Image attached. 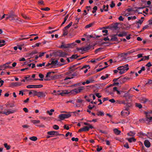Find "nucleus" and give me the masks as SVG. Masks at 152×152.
<instances>
[{
	"label": "nucleus",
	"mask_w": 152,
	"mask_h": 152,
	"mask_svg": "<svg viewBox=\"0 0 152 152\" xmlns=\"http://www.w3.org/2000/svg\"><path fill=\"white\" fill-rule=\"evenodd\" d=\"M39 76L41 78V79H40L39 80H43V79H42L44 77V75L42 74H39Z\"/></svg>",
	"instance_id": "nucleus-57"
},
{
	"label": "nucleus",
	"mask_w": 152,
	"mask_h": 152,
	"mask_svg": "<svg viewBox=\"0 0 152 152\" xmlns=\"http://www.w3.org/2000/svg\"><path fill=\"white\" fill-rule=\"evenodd\" d=\"M77 57L78 56L77 55H72L70 58L71 59H75L77 58Z\"/></svg>",
	"instance_id": "nucleus-47"
},
{
	"label": "nucleus",
	"mask_w": 152,
	"mask_h": 152,
	"mask_svg": "<svg viewBox=\"0 0 152 152\" xmlns=\"http://www.w3.org/2000/svg\"><path fill=\"white\" fill-rule=\"evenodd\" d=\"M124 147L127 148H129V146L128 144L127 143H126L125 144H124Z\"/></svg>",
	"instance_id": "nucleus-64"
},
{
	"label": "nucleus",
	"mask_w": 152,
	"mask_h": 152,
	"mask_svg": "<svg viewBox=\"0 0 152 152\" xmlns=\"http://www.w3.org/2000/svg\"><path fill=\"white\" fill-rule=\"evenodd\" d=\"M70 93V90H61V92L59 94H60L61 96H63L65 95Z\"/></svg>",
	"instance_id": "nucleus-11"
},
{
	"label": "nucleus",
	"mask_w": 152,
	"mask_h": 152,
	"mask_svg": "<svg viewBox=\"0 0 152 152\" xmlns=\"http://www.w3.org/2000/svg\"><path fill=\"white\" fill-rule=\"evenodd\" d=\"M55 111L54 109H51L50 110H47L46 111L47 113L48 114L50 115H53V113Z\"/></svg>",
	"instance_id": "nucleus-23"
},
{
	"label": "nucleus",
	"mask_w": 152,
	"mask_h": 152,
	"mask_svg": "<svg viewBox=\"0 0 152 152\" xmlns=\"http://www.w3.org/2000/svg\"><path fill=\"white\" fill-rule=\"evenodd\" d=\"M72 141H75L76 142H77L78 140V139L77 138H75V137H72Z\"/></svg>",
	"instance_id": "nucleus-54"
},
{
	"label": "nucleus",
	"mask_w": 152,
	"mask_h": 152,
	"mask_svg": "<svg viewBox=\"0 0 152 152\" xmlns=\"http://www.w3.org/2000/svg\"><path fill=\"white\" fill-rule=\"evenodd\" d=\"M80 110H78L77 111H75L74 112H71V113H73L74 114V115L75 116H77L79 114L78 113V112H80Z\"/></svg>",
	"instance_id": "nucleus-37"
},
{
	"label": "nucleus",
	"mask_w": 152,
	"mask_h": 152,
	"mask_svg": "<svg viewBox=\"0 0 152 152\" xmlns=\"http://www.w3.org/2000/svg\"><path fill=\"white\" fill-rule=\"evenodd\" d=\"M116 35L113 36L110 39V41H116L118 40V38Z\"/></svg>",
	"instance_id": "nucleus-24"
},
{
	"label": "nucleus",
	"mask_w": 152,
	"mask_h": 152,
	"mask_svg": "<svg viewBox=\"0 0 152 152\" xmlns=\"http://www.w3.org/2000/svg\"><path fill=\"white\" fill-rule=\"evenodd\" d=\"M136 50H134V49H132V50H131L129 51H128V52H129V54H130L132 53L135 52Z\"/></svg>",
	"instance_id": "nucleus-61"
},
{
	"label": "nucleus",
	"mask_w": 152,
	"mask_h": 152,
	"mask_svg": "<svg viewBox=\"0 0 152 152\" xmlns=\"http://www.w3.org/2000/svg\"><path fill=\"white\" fill-rule=\"evenodd\" d=\"M28 88H36V85H29L27 86Z\"/></svg>",
	"instance_id": "nucleus-29"
},
{
	"label": "nucleus",
	"mask_w": 152,
	"mask_h": 152,
	"mask_svg": "<svg viewBox=\"0 0 152 152\" xmlns=\"http://www.w3.org/2000/svg\"><path fill=\"white\" fill-rule=\"evenodd\" d=\"M83 89V87H79L77 88L70 91V93L71 94L75 95L80 93Z\"/></svg>",
	"instance_id": "nucleus-5"
},
{
	"label": "nucleus",
	"mask_w": 152,
	"mask_h": 152,
	"mask_svg": "<svg viewBox=\"0 0 152 152\" xmlns=\"http://www.w3.org/2000/svg\"><path fill=\"white\" fill-rule=\"evenodd\" d=\"M54 73V72H48L46 75V77H52V76H50V75L51 74Z\"/></svg>",
	"instance_id": "nucleus-33"
},
{
	"label": "nucleus",
	"mask_w": 152,
	"mask_h": 152,
	"mask_svg": "<svg viewBox=\"0 0 152 152\" xmlns=\"http://www.w3.org/2000/svg\"><path fill=\"white\" fill-rule=\"evenodd\" d=\"M127 18H128V20H133L136 19L137 18V17L136 16H130V17H128Z\"/></svg>",
	"instance_id": "nucleus-25"
},
{
	"label": "nucleus",
	"mask_w": 152,
	"mask_h": 152,
	"mask_svg": "<svg viewBox=\"0 0 152 152\" xmlns=\"http://www.w3.org/2000/svg\"><path fill=\"white\" fill-rule=\"evenodd\" d=\"M65 74L67 75V76L64 79V81L72 79L74 77L77 76L76 73L73 72V70H70L66 72Z\"/></svg>",
	"instance_id": "nucleus-2"
},
{
	"label": "nucleus",
	"mask_w": 152,
	"mask_h": 152,
	"mask_svg": "<svg viewBox=\"0 0 152 152\" xmlns=\"http://www.w3.org/2000/svg\"><path fill=\"white\" fill-rule=\"evenodd\" d=\"M21 37H23V38H19V40H23V39H28V37H26V35H22L21 36Z\"/></svg>",
	"instance_id": "nucleus-43"
},
{
	"label": "nucleus",
	"mask_w": 152,
	"mask_h": 152,
	"mask_svg": "<svg viewBox=\"0 0 152 152\" xmlns=\"http://www.w3.org/2000/svg\"><path fill=\"white\" fill-rule=\"evenodd\" d=\"M143 21L142 20H139L138 21H136V24H138L141 25L142 23H143Z\"/></svg>",
	"instance_id": "nucleus-41"
},
{
	"label": "nucleus",
	"mask_w": 152,
	"mask_h": 152,
	"mask_svg": "<svg viewBox=\"0 0 152 152\" xmlns=\"http://www.w3.org/2000/svg\"><path fill=\"white\" fill-rule=\"evenodd\" d=\"M23 83L21 82H15L11 83L10 85L11 87L19 86H22Z\"/></svg>",
	"instance_id": "nucleus-8"
},
{
	"label": "nucleus",
	"mask_w": 152,
	"mask_h": 152,
	"mask_svg": "<svg viewBox=\"0 0 152 152\" xmlns=\"http://www.w3.org/2000/svg\"><path fill=\"white\" fill-rule=\"evenodd\" d=\"M37 96L38 97H45L46 94L43 91L37 92Z\"/></svg>",
	"instance_id": "nucleus-12"
},
{
	"label": "nucleus",
	"mask_w": 152,
	"mask_h": 152,
	"mask_svg": "<svg viewBox=\"0 0 152 152\" xmlns=\"http://www.w3.org/2000/svg\"><path fill=\"white\" fill-rule=\"evenodd\" d=\"M31 122L34 124H35L36 126L37 125L36 124L39 123L40 122V121L39 120H31Z\"/></svg>",
	"instance_id": "nucleus-26"
},
{
	"label": "nucleus",
	"mask_w": 152,
	"mask_h": 152,
	"mask_svg": "<svg viewBox=\"0 0 152 152\" xmlns=\"http://www.w3.org/2000/svg\"><path fill=\"white\" fill-rule=\"evenodd\" d=\"M4 145L5 147L6 148L7 150H9L10 149V147L8 145L7 143L4 144Z\"/></svg>",
	"instance_id": "nucleus-46"
},
{
	"label": "nucleus",
	"mask_w": 152,
	"mask_h": 152,
	"mask_svg": "<svg viewBox=\"0 0 152 152\" xmlns=\"http://www.w3.org/2000/svg\"><path fill=\"white\" fill-rule=\"evenodd\" d=\"M58 118L59 119L58 120L59 121L63 120L64 119H65V118H64V114H62L59 115H58Z\"/></svg>",
	"instance_id": "nucleus-19"
},
{
	"label": "nucleus",
	"mask_w": 152,
	"mask_h": 152,
	"mask_svg": "<svg viewBox=\"0 0 152 152\" xmlns=\"http://www.w3.org/2000/svg\"><path fill=\"white\" fill-rule=\"evenodd\" d=\"M72 22H71L69 24H68L67 26L65 27L64 28L65 29H68L71 26H72Z\"/></svg>",
	"instance_id": "nucleus-39"
},
{
	"label": "nucleus",
	"mask_w": 152,
	"mask_h": 152,
	"mask_svg": "<svg viewBox=\"0 0 152 152\" xmlns=\"http://www.w3.org/2000/svg\"><path fill=\"white\" fill-rule=\"evenodd\" d=\"M95 107V106L94 105H92L90 104L88 106V108L90 110H91L92 109H93L94 107Z\"/></svg>",
	"instance_id": "nucleus-49"
},
{
	"label": "nucleus",
	"mask_w": 152,
	"mask_h": 152,
	"mask_svg": "<svg viewBox=\"0 0 152 152\" xmlns=\"http://www.w3.org/2000/svg\"><path fill=\"white\" fill-rule=\"evenodd\" d=\"M71 113H69L67 114H64L65 119L68 118L70 117L71 116Z\"/></svg>",
	"instance_id": "nucleus-28"
},
{
	"label": "nucleus",
	"mask_w": 152,
	"mask_h": 152,
	"mask_svg": "<svg viewBox=\"0 0 152 152\" xmlns=\"http://www.w3.org/2000/svg\"><path fill=\"white\" fill-rule=\"evenodd\" d=\"M129 106L126 105L125 107V109L122 110L121 112V115L124 117L127 116L130 113L129 111Z\"/></svg>",
	"instance_id": "nucleus-4"
},
{
	"label": "nucleus",
	"mask_w": 152,
	"mask_h": 152,
	"mask_svg": "<svg viewBox=\"0 0 152 152\" xmlns=\"http://www.w3.org/2000/svg\"><path fill=\"white\" fill-rule=\"evenodd\" d=\"M29 139L33 141H36L37 140V138L36 137L33 136L30 137Z\"/></svg>",
	"instance_id": "nucleus-36"
},
{
	"label": "nucleus",
	"mask_w": 152,
	"mask_h": 152,
	"mask_svg": "<svg viewBox=\"0 0 152 152\" xmlns=\"http://www.w3.org/2000/svg\"><path fill=\"white\" fill-rule=\"evenodd\" d=\"M5 41L4 40H0V47L5 45Z\"/></svg>",
	"instance_id": "nucleus-38"
},
{
	"label": "nucleus",
	"mask_w": 152,
	"mask_h": 152,
	"mask_svg": "<svg viewBox=\"0 0 152 152\" xmlns=\"http://www.w3.org/2000/svg\"><path fill=\"white\" fill-rule=\"evenodd\" d=\"M102 31L103 33H106V34H103V35L104 36H105V35H107V32H108V31L107 30H103Z\"/></svg>",
	"instance_id": "nucleus-53"
},
{
	"label": "nucleus",
	"mask_w": 152,
	"mask_h": 152,
	"mask_svg": "<svg viewBox=\"0 0 152 152\" xmlns=\"http://www.w3.org/2000/svg\"><path fill=\"white\" fill-rule=\"evenodd\" d=\"M24 78L26 80L28 81L30 80H31V78L29 76H28V77H24Z\"/></svg>",
	"instance_id": "nucleus-52"
},
{
	"label": "nucleus",
	"mask_w": 152,
	"mask_h": 152,
	"mask_svg": "<svg viewBox=\"0 0 152 152\" xmlns=\"http://www.w3.org/2000/svg\"><path fill=\"white\" fill-rule=\"evenodd\" d=\"M117 94L118 95L124 94V95H121V97H123L125 98L126 99V100L127 98H128L129 96L128 95V94L127 93H125L122 91H119L117 90L116 91Z\"/></svg>",
	"instance_id": "nucleus-7"
},
{
	"label": "nucleus",
	"mask_w": 152,
	"mask_h": 152,
	"mask_svg": "<svg viewBox=\"0 0 152 152\" xmlns=\"http://www.w3.org/2000/svg\"><path fill=\"white\" fill-rule=\"evenodd\" d=\"M144 144L147 148H149L151 146V144L150 142L148 140H145L144 142Z\"/></svg>",
	"instance_id": "nucleus-15"
},
{
	"label": "nucleus",
	"mask_w": 152,
	"mask_h": 152,
	"mask_svg": "<svg viewBox=\"0 0 152 152\" xmlns=\"http://www.w3.org/2000/svg\"><path fill=\"white\" fill-rule=\"evenodd\" d=\"M126 139L130 142H134L136 141V139L133 137L127 138Z\"/></svg>",
	"instance_id": "nucleus-21"
},
{
	"label": "nucleus",
	"mask_w": 152,
	"mask_h": 152,
	"mask_svg": "<svg viewBox=\"0 0 152 152\" xmlns=\"http://www.w3.org/2000/svg\"><path fill=\"white\" fill-rule=\"evenodd\" d=\"M60 61L61 62L63 63V64H61V65L64 64L65 63V60H64L63 58H61L60 59Z\"/></svg>",
	"instance_id": "nucleus-56"
},
{
	"label": "nucleus",
	"mask_w": 152,
	"mask_h": 152,
	"mask_svg": "<svg viewBox=\"0 0 152 152\" xmlns=\"http://www.w3.org/2000/svg\"><path fill=\"white\" fill-rule=\"evenodd\" d=\"M6 20L9 19L10 20L14 22H16L18 20L17 18L15 19V16L12 14L6 15Z\"/></svg>",
	"instance_id": "nucleus-6"
},
{
	"label": "nucleus",
	"mask_w": 152,
	"mask_h": 152,
	"mask_svg": "<svg viewBox=\"0 0 152 152\" xmlns=\"http://www.w3.org/2000/svg\"><path fill=\"white\" fill-rule=\"evenodd\" d=\"M109 76V75L107 74H105L104 75H103L101 76V79L102 80H104L108 78Z\"/></svg>",
	"instance_id": "nucleus-31"
},
{
	"label": "nucleus",
	"mask_w": 152,
	"mask_h": 152,
	"mask_svg": "<svg viewBox=\"0 0 152 152\" xmlns=\"http://www.w3.org/2000/svg\"><path fill=\"white\" fill-rule=\"evenodd\" d=\"M83 36V37H87V38H89V37L92 38V37H93V36L92 35H87L86 34H85Z\"/></svg>",
	"instance_id": "nucleus-58"
},
{
	"label": "nucleus",
	"mask_w": 152,
	"mask_h": 152,
	"mask_svg": "<svg viewBox=\"0 0 152 152\" xmlns=\"http://www.w3.org/2000/svg\"><path fill=\"white\" fill-rule=\"evenodd\" d=\"M136 106L139 108H141L142 107V105L139 103H136Z\"/></svg>",
	"instance_id": "nucleus-51"
},
{
	"label": "nucleus",
	"mask_w": 152,
	"mask_h": 152,
	"mask_svg": "<svg viewBox=\"0 0 152 152\" xmlns=\"http://www.w3.org/2000/svg\"><path fill=\"white\" fill-rule=\"evenodd\" d=\"M37 91H36L32 90L31 91H30L29 92V95H30L31 94H32L34 96H37Z\"/></svg>",
	"instance_id": "nucleus-18"
},
{
	"label": "nucleus",
	"mask_w": 152,
	"mask_h": 152,
	"mask_svg": "<svg viewBox=\"0 0 152 152\" xmlns=\"http://www.w3.org/2000/svg\"><path fill=\"white\" fill-rule=\"evenodd\" d=\"M90 49L89 47L87 46L85 47H82L79 50H81L82 51H86Z\"/></svg>",
	"instance_id": "nucleus-22"
},
{
	"label": "nucleus",
	"mask_w": 152,
	"mask_h": 152,
	"mask_svg": "<svg viewBox=\"0 0 152 152\" xmlns=\"http://www.w3.org/2000/svg\"><path fill=\"white\" fill-rule=\"evenodd\" d=\"M89 66H83L81 68H80L81 69H86L84 70V73H86L87 71H88V69H86L87 67H89Z\"/></svg>",
	"instance_id": "nucleus-32"
},
{
	"label": "nucleus",
	"mask_w": 152,
	"mask_h": 152,
	"mask_svg": "<svg viewBox=\"0 0 152 152\" xmlns=\"http://www.w3.org/2000/svg\"><path fill=\"white\" fill-rule=\"evenodd\" d=\"M68 33V31L66 29H65L64 28L63 30V35H66Z\"/></svg>",
	"instance_id": "nucleus-44"
},
{
	"label": "nucleus",
	"mask_w": 152,
	"mask_h": 152,
	"mask_svg": "<svg viewBox=\"0 0 152 152\" xmlns=\"http://www.w3.org/2000/svg\"><path fill=\"white\" fill-rule=\"evenodd\" d=\"M38 3L41 5H44V1L42 0H39L38 2Z\"/></svg>",
	"instance_id": "nucleus-63"
},
{
	"label": "nucleus",
	"mask_w": 152,
	"mask_h": 152,
	"mask_svg": "<svg viewBox=\"0 0 152 152\" xmlns=\"http://www.w3.org/2000/svg\"><path fill=\"white\" fill-rule=\"evenodd\" d=\"M97 115L98 116H103L104 115V113L102 112L99 111L97 113Z\"/></svg>",
	"instance_id": "nucleus-40"
},
{
	"label": "nucleus",
	"mask_w": 152,
	"mask_h": 152,
	"mask_svg": "<svg viewBox=\"0 0 152 152\" xmlns=\"http://www.w3.org/2000/svg\"><path fill=\"white\" fill-rule=\"evenodd\" d=\"M47 134L51 135H61L59 134L58 132L56 131H52L48 132H47Z\"/></svg>",
	"instance_id": "nucleus-13"
},
{
	"label": "nucleus",
	"mask_w": 152,
	"mask_h": 152,
	"mask_svg": "<svg viewBox=\"0 0 152 152\" xmlns=\"http://www.w3.org/2000/svg\"><path fill=\"white\" fill-rule=\"evenodd\" d=\"M150 24H149L148 25H145V26L143 27V30H145V29H147V28H149L150 27Z\"/></svg>",
	"instance_id": "nucleus-42"
},
{
	"label": "nucleus",
	"mask_w": 152,
	"mask_h": 152,
	"mask_svg": "<svg viewBox=\"0 0 152 152\" xmlns=\"http://www.w3.org/2000/svg\"><path fill=\"white\" fill-rule=\"evenodd\" d=\"M45 63H43L42 64H38L37 65V67H42L43 66H44L45 65Z\"/></svg>",
	"instance_id": "nucleus-50"
},
{
	"label": "nucleus",
	"mask_w": 152,
	"mask_h": 152,
	"mask_svg": "<svg viewBox=\"0 0 152 152\" xmlns=\"http://www.w3.org/2000/svg\"><path fill=\"white\" fill-rule=\"evenodd\" d=\"M135 133L134 132L130 131L127 133V135L130 136H133L135 134Z\"/></svg>",
	"instance_id": "nucleus-34"
},
{
	"label": "nucleus",
	"mask_w": 152,
	"mask_h": 152,
	"mask_svg": "<svg viewBox=\"0 0 152 152\" xmlns=\"http://www.w3.org/2000/svg\"><path fill=\"white\" fill-rule=\"evenodd\" d=\"M53 128L56 130H58L59 129V126L56 125H54L53 126Z\"/></svg>",
	"instance_id": "nucleus-48"
},
{
	"label": "nucleus",
	"mask_w": 152,
	"mask_h": 152,
	"mask_svg": "<svg viewBox=\"0 0 152 152\" xmlns=\"http://www.w3.org/2000/svg\"><path fill=\"white\" fill-rule=\"evenodd\" d=\"M14 111L13 110H8L7 111V112H4L2 113L3 114H5L6 115H8L11 113H14Z\"/></svg>",
	"instance_id": "nucleus-20"
},
{
	"label": "nucleus",
	"mask_w": 152,
	"mask_h": 152,
	"mask_svg": "<svg viewBox=\"0 0 152 152\" xmlns=\"http://www.w3.org/2000/svg\"><path fill=\"white\" fill-rule=\"evenodd\" d=\"M2 67L3 68H4V69H6V68H10V67L8 66H7V65H6V64H5L4 65L2 66Z\"/></svg>",
	"instance_id": "nucleus-55"
},
{
	"label": "nucleus",
	"mask_w": 152,
	"mask_h": 152,
	"mask_svg": "<svg viewBox=\"0 0 152 152\" xmlns=\"http://www.w3.org/2000/svg\"><path fill=\"white\" fill-rule=\"evenodd\" d=\"M93 25V23H90L89 24H88V25H86V26L85 27L86 28H90V27H91V26H92Z\"/></svg>",
	"instance_id": "nucleus-59"
},
{
	"label": "nucleus",
	"mask_w": 152,
	"mask_h": 152,
	"mask_svg": "<svg viewBox=\"0 0 152 152\" xmlns=\"http://www.w3.org/2000/svg\"><path fill=\"white\" fill-rule=\"evenodd\" d=\"M59 65V66H61V65H60V64H59L58 63V61L57 60H53L52 61H51V63H48L47 65V66H49V65Z\"/></svg>",
	"instance_id": "nucleus-10"
},
{
	"label": "nucleus",
	"mask_w": 152,
	"mask_h": 152,
	"mask_svg": "<svg viewBox=\"0 0 152 152\" xmlns=\"http://www.w3.org/2000/svg\"><path fill=\"white\" fill-rule=\"evenodd\" d=\"M145 118L143 119L144 121L148 124L152 122V111L145 112Z\"/></svg>",
	"instance_id": "nucleus-1"
},
{
	"label": "nucleus",
	"mask_w": 152,
	"mask_h": 152,
	"mask_svg": "<svg viewBox=\"0 0 152 152\" xmlns=\"http://www.w3.org/2000/svg\"><path fill=\"white\" fill-rule=\"evenodd\" d=\"M83 100L81 99H78L77 101V104L76 105L75 107H79L81 105H82V102Z\"/></svg>",
	"instance_id": "nucleus-14"
},
{
	"label": "nucleus",
	"mask_w": 152,
	"mask_h": 152,
	"mask_svg": "<svg viewBox=\"0 0 152 152\" xmlns=\"http://www.w3.org/2000/svg\"><path fill=\"white\" fill-rule=\"evenodd\" d=\"M113 131L114 133L117 135L119 134L121 132V131L118 130L117 129H113Z\"/></svg>",
	"instance_id": "nucleus-27"
},
{
	"label": "nucleus",
	"mask_w": 152,
	"mask_h": 152,
	"mask_svg": "<svg viewBox=\"0 0 152 152\" xmlns=\"http://www.w3.org/2000/svg\"><path fill=\"white\" fill-rule=\"evenodd\" d=\"M139 99L141 102L145 103L147 102L148 100L143 97H141L139 98Z\"/></svg>",
	"instance_id": "nucleus-16"
},
{
	"label": "nucleus",
	"mask_w": 152,
	"mask_h": 152,
	"mask_svg": "<svg viewBox=\"0 0 152 152\" xmlns=\"http://www.w3.org/2000/svg\"><path fill=\"white\" fill-rule=\"evenodd\" d=\"M97 9V7L96 6H94L93 8V10L92 11V13H94L96 12Z\"/></svg>",
	"instance_id": "nucleus-45"
},
{
	"label": "nucleus",
	"mask_w": 152,
	"mask_h": 152,
	"mask_svg": "<svg viewBox=\"0 0 152 152\" xmlns=\"http://www.w3.org/2000/svg\"><path fill=\"white\" fill-rule=\"evenodd\" d=\"M93 128V127L91 125H89V126H86L83 128L79 129L78 132H80L83 131H87L89 130L90 128L92 129Z\"/></svg>",
	"instance_id": "nucleus-9"
},
{
	"label": "nucleus",
	"mask_w": 152,
	"mask_h": 152,
	"mask_svg": "<svg viewBox=\"0 0 152 152\" xmlns=\"http://www.w3.org/2000/svg\"><path fill=\"white\" fill-rule=\"evenodd\" d=\"M152 84V80H148V82L146 83V84Z\"/></svg>",
	"instance_id": "nucleus-60"
},
{
	"label": "nucleus",
	"mask_w": 152,
	"mask_h": 152,
	"mask_svg": "<svg viewBox=\"0 0 152 152\" xmlns=\"http://www.w3.org/2000/svg\"><path fill=\"white\" fill-rule=\"evenodd\" d=\"M117 103L119 104H125V102L124 100H117Z\"/></svg>",
	"instance_id": "nucleus-35"
},
{
	"label": "nucleus",
	"mask_w": 152,
	"mask_h": 152,
	"mask_svg": "<svg viewBox=\"0 0 152 152\" xmlns=\"http://www.w3.org/2000/svg\"><path fill=\"white\" fill-rule=\"evenodd\" d=\"M41 10H45V11H48L50 9L49 8L47 7L45 8H41Z\"/></svg>",
	"instance_id": "nucleus-62"
},
{
	"label": "nucleus",
	"mask_w": 152,
	"mask_h": 152,
	"mask_svg": "<svg viewBox=\"0 0 152 152\" xmlns=\"http://www.w3.org/2000/svg\"><path fill=\"white\" fill-rule=\"evenodd\" d=\"M59 56L62 57H64L67 55L66 53L64 52H60Z\"/></svg>",
	"instance_id": "nucleus-30"
},
{
	"label": "nucleus",
	"mask_w": 152,
	"mask_h": 152,
	"mask_svg": "<svg viewBox=\"0 0 152 152\" xmlns=\"http://www.w3.org/2000/svg\"><path fill=\"white\" fill-rule=\"evenodd\" d=\"M129 69L128 65L126 64L124 66H120L117 68V70H119V73L122 74L126 72Z\"/></svg>",
	"instance_id": "nucleus-3"
},
{
	"label": "nucleus",
	"mask_w": 152,
	"mask_h": 152,
	"mask_svg": "<svg viewBox=\"0 0 152 152\" xmlns=\"http://www.w3.org/2000/svg\"><path fill=\"white\" fill-rule=\"evenodd\" d=\"M127 35V34L126 32H123L120 33L118 34H117L116 35H117L119 37H123L126 36Z\"/></svg>",
	"instance_id": "nucleus-17"
}]
</instances>
